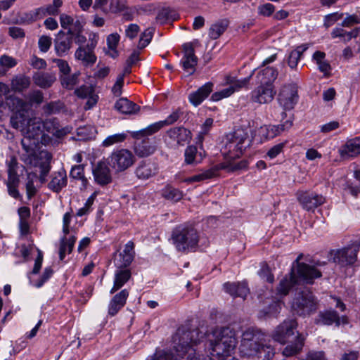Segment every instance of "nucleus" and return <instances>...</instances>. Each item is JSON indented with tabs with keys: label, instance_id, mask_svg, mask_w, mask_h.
Listing matches in <instances>:
<instances>
[{
	"label": "nucleus",
	"instance_id": "nucleus-19",
	"mask_svg": "<svg viewBox=\"0 0 360 360\" xmlns=\"http://www.w3.org/2000/svg\"><path fill=\"white\" fill-rule=\"evenodd\" d=\"M184 56L181 60L183 69L188 75H193L195 71L198 63V58L195 55L194 47L192 43L183 44Z\"/></svg>",
	"mask_w": 360,
	"mask_h": 360
},
{
	"label": "nucleus",
	"instance_id": "nucleus-21",
	"mask_svg": "<svg viewBox=\"0 0 360 360\" xmlns=\"http://www.w3.org/2000/svg\"><path fill=\"white\" fill-rule=\"evenodd\" d=\"M158 169V165L156 162L150 160H145L138 164L135 169V174L139 179L147 180L155 176Z\"/></svg>",
	"mask_w": 360,
	"mask_h": 360
},
{
	"label": "nucleus",
	"instance_id": "nucleus-16",
	"mask_svg": "<svg viewBox=\"0 0 360 360\" xmlns=\"http://www.w3.org/2000/svg\"><path fill=\"white\" fill-rule=\"evenodd\" d=\"M276 94L273 84H258V86L250 93V101L259 104L271 102Z\"/></svg>",
	"mask_w": 360,
	"mask_h": 360
},
{
	"label": "nucleus",
	"instance_id": "nucleus-62",
	"mask_svg": "<svg viewBox=\"0 0 360 360\" xmlns=\"http://www.w3.org/2000/svg\"><path fill=\"white\" fill-rule=\"evenodd\" d=\"M35 174H32L31 173H29L27 174V181L26 183V191L27 195L29 198H31L33 195H35L37 192V189L34 185V177H35Z\"/></svg>",
	"mask_w": 360,
	"mask_h": 360
},
{
	"label": "nucleus",
	"instance_id": "nucleus-56",
	"mask_svg": "<svg viewBox=\"0 0 360 360\" xmlns=\"http://www.w3.org/2000/svg\"><path fill=\"white\" fill-rule=\"evenodd\" d=\"M258 274L262 279L265 280L266 281L270 283L274 282V276L271 274L270 269L266 264H261V269L258 271Z\"/></svg>",
	"mask_w": 360,
	"mask_h": 360
},
{
	"label": "nucleus",
	"instance_id": "nucleus-46",
	"mask_svg": "<svg viewBox=\"0 0 360 360\" xmlns=\"http://www.w3.org/2000/svg\"><path fill=\"white\" fill-rule=\"evenodd\" d=\"M43 12L44 11H43L42 8L39 7L36 9L24 13L22 15L21 20L23 22H27V23L37 21V20L44 18Z\"/></svg>",
	"mask_w": 360,
	"mask_h": 360
},
{
	"label": "nucleus",
	"instance_id": "nucleus-38",
	"mask_svg": "<svg viewBox=\"0 0 360 360\" xmlns=\"http://www.w3.org/2000/svg\"><path fill=\"white\" fill-rule=\"evenodd\" d=\"M184 157L186 165H197L202 160L201 154L198 153L197 148L194 146H189L186 148Z\"/></svg>",
	"mask_w": 360,
	"mask_h": 360
},
{
	"label": "nucleus",
	"instance_id": "nucleus-36",
	"mask_svg": "<svg viewBox=\"0 0 360 360\" xmlns=\"http://www.w3.org/2000/svg\"><path fill=\"white\" fill-rule=\"evenodd\" d=\"M117 110L123 114H133L138 112L140 107L127 98H121L115 104Z\"/></svg>",
	"mask_w": 360,
	"mask_h": 360
},
{
	"label": "nucleus",
	"instance_id": "nucleus-30",
	"mask_svg": "<svg viewBox=\"0 0 360 360\" xmlns=\"http://www.w3.org/2000/svg\"><path fill=\"white\" fill-rule=\"evenodd\" d=\"M32 79L36 86L42 89H48L56 81V77L53 73L37 72L34 73Z\"/></svg>",
	"mask_w": 360,
	"mask_h": 360
},
{
	"label": "nucleus",
	"instance_id": "nucleus-3",
	"mask_svg": "<svg viewBox=\"0 0 360 360\" xmlns=\"http://www.w3.org/2000/svg\"><path fill=\"white\" fill-rule=\"evenodd\" d=\"M211 355L221 357L229 355L236 345L235 332L229 327L218 328L213 330L209 338Z\"/></svg>",
	"mask_w": 360,
	"mask_h": 360
},
{
	"label": "nucleus",
	"instance_id": "nucleus-7",
	"mask_svg": "<svg viewBox=\"0 0 360 360\" xmlns=\"http://www.w3.org/2000/svg\"><path fill=\"white\" fill-rule=\"evenodd\" d=\"M306 262L308 263L299 264L296 268V274L294 273V285L296 283L312 285L316 279L322 276V272L318 266L324 265L326 263L320 261H314L308 255Z\"/></svg>",
	"mask_w": 360,
	"mask_h": 360
},
{
	"label": "nucleus",
	"instance_id": "nucleus-61",
	"mask_svg": "<svg viewBox=\"0 0 360 360\" xmlns=\"http://www.w3.org/2000/svg\"><path fill=\"white\" fill-rule=\"evenodd\" d=\"M112 13H119L127 9V0H111L110 4Z\"/></svg>",
	"mask_w": 360,
	"mask_h": 360
},
{
	"label": "nucleus",
	"instance_id": "nucleus-45",
	"mask_svg": "<svg viewBox=\"0 0 360 360\" xmlns=\"http://www.w3.org/2000/svg\"><path fill=\"white\" fill-rule=\"evenodd\" d=\"M79 72H75L72 75L68 73L67 75H60V79L62 86L66 89H72L79 82Z\"/></svg>",
	"mask_w": 360,
	"mask_h": 360
},
{
	"label": "nucleus",
	"instance_id": "nucleus-12",
	"mask_svg": "<svg viewBox=\"0 0 360 360\" xmlns=\"http://www.w3.org/2000/svg\"><path fill=\"white\" fill-rule=\"evenodd\" d=\"M110 165L117 172H122L134 162L133 153L127 149H120L112 153L108 158Z\"/></svg>",
	"mask_w": 360,
	"mask_h": 360
},
{
	"label": "nucleus",
	"instance_id": "nucleus-63",
	"mask_svg": "<svg viewBox=\"0 0 360 360\" xmlns=\"http://www.w3.org/2000/svg\"><path fill=\"white\" fill-rule=\"evenodd\" d=\"M343 13H338V12L328 14L324 18L323 25L326 28H328L333 25L338 20L341 19Z\"/></svg>",
	"mask_w": 360,
	"mask_h": 360
},
{
	"label": "nucleus",
	"instance_id": "nucleus-15",
	"mask_svg": "<svg viewBox=\"0 0 360 360\" xmlns=\"http://www.w3.org/2000/svg\"><path fill=\"white\" fill-rule=\"evenodd\" d=\"M73 31L68 30L67 32L60 31L54 40V50L58 57L68 54L73 43Z\"/></svg>",
	"mask_w": 360,
	"mask_h": 360
},
{
	"label": "nucleus",
	"instance_id": "nucleus-5",
	"mask_svg": "<svg viewBox=\"0 0 360 360\" xmlns=\"http://www.w3.org/2000/svg\"><path fill=\"white\" fill-rule=\"evenodd\" d=\"M251 140L248 133L243 128H238L226 135V143L222 153L225 159L240 158L243 152L250 146Z\"/></svg>",
	"mask_w": 360,
	"mask_h": 360
},
{
	"label": "nucleus",
	"instance_id": "nucleus-51",
	"mask_svg": "<svg viewBox=\"0 0 360 360\" xmlns=\"http://www.w3.org/2000/svg\"><path fill=\"white\" fill-rule=\"evenodd\" d=\"M153 28H148L141 34L138 44L139 49H142L148 45L153 38Z\"/></svg>",
	"mask_w": 360,
	"mask_h": 360
},
{
	"label": "nucleus",
	"instance_id": "nucleus-14",
	"mask_svg": "<svg viewBox=\"0 0 360 360\" xmlns=\"http://www.w3.org/2000/svg\"><path fill=\"white\" fill-rule=\"evenodd\" d=\"M348 322L347 316H340L333 309L319 311L314 319V323L317 325L331 326L335 324L336 327H339L341 324L346 325Z\"/></svg>",
	"mask_w": 360,
	"mask_h": 360
},
{
	"label": "nucleus",
	"instance_id": "nucleus-60",
	"mask_svg": "<svg viewBox=\"0 0 360 360\" xmlns=\"http://www.w3.org/2000/svg\"><path fill=\"white\" fill-rule=\"evenodd\" d=\"M43 122V133L44 131L48 133L52 134L53 135L56 131V127L58 124V121L56 119H48Z\"/></svg>",
	"mask_w": 360,
	"mask_h": 360
},
{
	"label": "nucleus",
	"instance_id": "nucleus-33",
	"mask_svg": "<svg viewBox=\"0 0 360 360\" xmlns=\"http://www.w3.org/2000/svg\"><path fill=\"white\" fill-rule=\"evenodd\" d=\"M75 58L81 61L82 64L86 67L93 65L96 61V56L83 46H79L75 51Z\"/></svg>",
	"mask_w": 360,
	"mask_h": 360
},
{
	"label": "nucleus",
	"instance_id": "nucleus-57",
	"mask_svg": "<svg viewBox=\"0 0 360 360\" xmlns=\"http://www.w3.org/2000/svg\"><path fill=\"white\" fill-rule=\"evenodd\" d=\"M75 94L81 98H86L94 94L92 86L82 85L75 91Z\"/></svg>",
	"mask_w": 360,
	"mask_h": 360
},
{
	"label": "nucleus",
	"instance_id": "nucleus-48",
	"mask_svg": "<svg viewBox=\"0 0 360 360\" xmlns=\"http://www.w3.org/2000/svg\"><path fill=\"white\" fill-rule=\"evenodd\" d=\"M252 74H251L249 77L243 78L242 79H236L234 77H227L226 83L229 84V87H232L234 89V92L240 90L243 87L246 86L252 77Z\"/></svg>",
	"mask_w": 360,
	"mask_h": 360
},
{
	"label": "nucleus",
	"instance_id": "nucleus-13",
	"mask_svg": "<svg viewBox=\"0 0 360 360\" xmlns=\"http://www.w3.org/2000/svg\"><path fill=\"white\" fill-rule=\"evenodd\" d=\"M182 115L183 112L180 109H176L169 116H167V117L165 120L153 123L148 126L147 127H146L145 129L134 131L132 133V137L139 138L140 136H142L152 135L158 131L165 126L171 125L175 123Z\"/></svg>",
	"mask_w": 360,
	"mask_h": 360
},
{
	"label": "nucleus",
	"instance_id": "nucleus-64",
	"mask_svg": "<svg viewBox=\"0 0 360 360\" xmlns=\"http://www.w3.org/2000/svg\"><path fill=\"white\" fill-rule=\"evenodd\" d=\"M52 44V39L49 36H41L38 41L39 48L41 52L46 53L49 51Z\"/></svg>",
	"mask_w": 360,
	"mask_h": 360
},
{
	"label": "nucleus",
	"instance_id": "nucleus-11",
	"mask_svg": "<svg viewBox=\"0 0 360 360\" xmlns=\"http://www.w3.org/2000/svg\"><path fill=\"white\" fill-rule=\"evenodd\" d=\"M317 300L310 291H302L294 301V312L299 316H307L316 311Z\"/></svg>",
	"mask_w": 360,
	"mask_h": 360
},
{
	"label": "nucleus",
	"instance_id": "nucleus-10",
	"mask_svg": "<svg viewBox=\"0 0 360 360\" xmlns=\"http://www.w3.org/2000/svg\"><path fill=\"white\" fill-rule=\"evenodd\" d=\"M359 249L360 240L356 241L341 249L333 250L331 255H333V262L342 266L352 265L357 260V253Z\"/></svg>",
	"mask_w": 360,
	"mask_h": 360
},
{
	"label": "nucleus",
	"instance_id": "nucleus-28",
	"mask_svg": "<svg viewBox=\"0 0 360 360\" xmlns=\"http://www.w3.org/2000/svg\"><path fill=\"white\" fill-rule=\"evenodd\" d=\"M68 180L66 172L61 169L58 172H53L51 175V181L48 184V188L56 193H59L67 186Z\"/></svg>",
	"mask_w": 360,
	"mask_h": 360
},
{
	"label": "nucleus",
	"instance_id": "nucleus-55",
	"mask_svg": "<svg viewBox=\"0 0 360 360\" xmlns=\"http://www.w3.org/2000/svg\"><path fill=\"white\" fill-rule=\"evenodd\" d=\"M53 270L51 266L44 269V272L39 279L35 282L34 285L39 288L53 276Z\"/></svg>",
	"mask_w": 360,
	"mask_h": 360
},
{
	"label": "nucleus",
	"instance_id": "nucleus-37",
	"mask_svg": "<svg viewBox=\"0 0 360 360\" xmlns=\"http://www.w3.org/2000/svg\"><path fill=\"white\" fill-rule=\"evenodd\" d=\"M326 53L324 52L316 51L313 54V60L316 61L318 65V68L320 72H323L325 76H329L331 70L330 65L325 60Z\"/></svg>",
	"mask_w": 360,
	"mask_h": 360
},
{
	"label": "nucleus",
	"instance_id": "nucleus-35",
	"mask_svg": "<svg viewBox=\"0 0 360 360\" xmlns=\"http://www.w3.org/2000/svg\"><path fill=\"white\" fill-rule=\"evenodd\" d=\"M30 84L31 79L28 76L18 75L12 79L11 88L14 92L22 93L30 87Z\"/></svg>",
	"mask_w": 360,
	"mask_h": 360
},
{
	"label": "nucleus",
	"instance_id": "nucleus-1",
	"mask_svg": "<svg viewBox=\"0 0 360 360\" xmlns=\"http://www.w3.org/2000/svg\"><path fill=\"white\" fill-rule=\"evenodd\" d=\"M239 352L242 356L261 357L264 353V360H271L275 354L273 346L267 342V335L257 328H248L241 335Z\"/></svg>",
	"mask_w": 360,
	"mask_h": 360
},
{
	"label": "nucleus",
	"instance_id": "nucleus-44",
	"mask_svg": "<svg viewBox=\"0 0 360 360\" xmlns=\"http://www.w3.org/2000/svg\"><path fill=\"white\" fill-rule=\"evenodd\" d=\"M292 287V266L288 273V277L283 278L278 286L277 290L279 295H286Z\"/></svg>",
	"mask_w": 360,
	"mask_h": 360
},
{
	"label": "nucleus",
	"instance_id": "nucleus-29",
	"mask_svg": "<svg viewBox=\"0 0 360 360\" xmlns=\"http://www.w3.org/2000/svg\"><path fill=\"white\" fill-rule=\"evenodd\" d=\"M115 272L114 283L110 292V294L115 293L117 290L120 289L131 278V272L127 267H117Z\"/></svg>",
	"mask_w": 360,
	"mask_h": 360
},
{
	"label": "nucleus",
	"instance_id": "nucleus-4",
	"mask_svg": "<svg viewBox=\"0 0 360 360\" xmlns=\"http://www.w3.org/2000/svg\"><path fill=\"white\" fill-rule=\"evenodd\" d=\"M172 239L179 252L195 251L199 242L198 231L192 225L181 224L172 231Z\"/></svg>",
	"mask_w": 360,
	"mask_h": 360
},
{
	"label": "nucleus",
	"instance_id": "nucleus-54",
	"mask_svg": "<svg viewBox=\"0 0 360 360\" xmlns=\"http://www.w3.org/2000/svg\"><path fill=\"white\" fill-rule=\"evenodd\" d=\"M50 60L52 63L56 64V66L58 68L61 75L70 73L71 68L70 67L68 63L66 60L60 58H51Z\"/></svg>",
	"mask_w": 360,
	"mask_h": 360
},
{
	"label": "nucleus",
	"instance_id": "nucleus-31",
	"mask_svg": "<svg viewBox=\"0 0 360 360\" xmlns=\"http://www.w3.org/2000/svg\"><path fill=\"white\" fill-rule=\"evenodd\" d=\"M278 99L285 110L292 109V86L290 84L281 88Z\"/></svg>",
	"mask_w": 360,
	"mask_h": 360
},
{
	"label": "nucleus",
	"instance_id": "nucleus-34",
	"mask_svg": "<svg viewBox=\"0 0 360 360\" xmlns=\"http://www.w3.org/2000/svg\"><path fill=\"white\" fill-rule=\"evenodd\" d=\"M234 160L235 159H226L225 162L216 165L217 170L219 171L220 169H224L229 172H234L248 168V160H243L237 163H235L233 162Z\"/></svg>",
	"mask_w": 360,
	"mask_h": 360
},
{
	"label": "nucleus",
	"instance_id": "nucleus-22",
	"mask_svg": "<svg viewBox=\"0 0 360 360\" xmlns=\"http://www.w3.org/2000/svg\"><path fill=\"white\" fill-rule=\"evenodd\" d=\"M92 173L95 181L100 186H105L112 181L110 169L105 162H98L94 167Z\"/></svg>",
	"mask_w": 360,
	"mask_h": 360
},
{
	"label": "nucleus",
	"instance_id": "nucleus-8",
	"mask_svg": "<svg viewBox=\"0 0 360 360\" xmlns=\"http://www.w3.org/2000/svg\"><path fill=\"white\" fill-rule=\"evenodd\" d=\"M23 139L21 144L25 153L24 154H36L34 148L36 146L39 136L43 135V122L40 118L33 117L27 127L21 132Z\"/></svg>",
	"mask_w": 360,
	"mask_h": 360
},
{
	"label": "nucleus",
	"instance_id": "nucleus-6",
	"mask_svg": "<svg viewBox=\"0 0 360 360\" xmlns=\"http://www.w3.org/2000/svg\"><path fill=\"white\" fill-rule=\"evenodd\" d=\"M6 105L13 112L11 117V126L21 132L27 127L32 119L29 115V104L27 101L14 96L7 98Z\"/></svg>",
	"mask_w": 360,
	"mask_h": 360
},
{
	"label": "nucleus",
	"instance_id": "nucleus-17",
	"mask_svg": "<svg viewBox=\"0 0 360 360\" xmlns=\"http://www.w3.org/2000/svg\"><path fill=\"white\" fill-rule=\"evenodd\" d=\"M297 198L302 207L308 211L314 210L319 206L323 205L326 199L322 195L313 192L298 191Z\"/></svg>",
	"mask_w": 360,
	"mask_h": 360
},
{
	"label": "nucleus",
	"instance_id": "nucleus-41",
	"mask_svg": "<svg viewBox=\"0 0 360 360\" xmlns=\"http://www.w3.org/2000/svg\"><path fill=\"white\" fill-rule=\"evenodd\" d=\"M178 18L177 13L169 8H163L158 13L156 20L161 24L174 21Z\"/></svg>",
	"mask_w": 360,
	"mask_h": 360
},
{
	"label": "nucleus",
	"instance_id": "nucleus-50",
	"mask_svg": "<svg viewBox=\"0 0 360 360\" xmlns=\"http://www.w3.org/2000/svg\"><path fill=\"white\" fill-rule=\"evenodd\" d=\"M127 135L124 133L115 134L108 136L102 143L104 147H109L114 144L123 142L126 139Z\"/></svg>",
	"mask_w": 360,
	"mask_h": 360
},
{
	"label": "nucleus",
	"instance_id": "nucleus-24",
	"mask_svg": "<svg viewBox=\"0 0 360 360\" xmlns=\"http://www.w3.org/2000/svg\"><path fill=\"white\" fill-rule=\"evenodd\" d=\"M224 290L233 297H241L245 299L250 293L248 283L245 281L241 282H226L223 285Z\"/></svg>",
	"mask_w": 360,
	"mask_h": 360
},
{
	"label": "nucleus",
	"instance_id": "nucleus-18",
	"mask_svg": "<svg viewBox=\"0 0 360 360\" xmlns=\"http://www.w3.org/2000/svg\"><path fill=\"white\" fill-rule=\"evenodd\" d=\"M169 143L175 146H184L191 139V132L184 127H176L167 131Z\"/></svg>",
	"mask_w": 360,
	"mask_h": 360
},
{
	"label": "nucleus",
	"instance_id": "nucleus-26",
	"mask_svg": "<svg viewBox=\"0 0 360 360\" xmlns=\"http://www.w3.org/2000/svg\"><path fill=\"white\" fill-rule=\"evenodd\" d=\"M135 257L134 243L129 241L125 245L123 251L118 255V259L115 260L117 267H127L133 262Z\"/></svg>",
	"mask_w": 360,
	"mask_h": 360
},
{
	"label": "nucleus",
	"instance_id": "nucleus-42",
	"mask_svg": "<svg viewBox=\"0 0 360 360\" xmlns=\"http://www.w3.org/2000/svg\"><path fill=\"white\" fill-rule=\"evenodd\" d=\"M162 196L167 200L177 202L183 197V193L178 188H174L172 186H165L162 191Z\"/></svg>",
	"mask_w": 360,
	"mask_h": 360
},
{
	"label": "nucleus",
	"instance_id": "nucleus-40",
	"mask_svg": "<svg viewBox=\"0 0 360 360\" xmlns=\"http://www.w3.org/2000/svg\"><path fill=\"white\" fill-rule=\"evenodd\" d=\"M283 125H266L261 127L259 134L265 139H271L283 131Z\"/></svg>",
	"mask_w": 360,
	"mask_h": 360
},
{
	"label": "nucleus",
	"instance_id": "nucleus-20",
	"mask_svg": "<svg viewBox=\"0 0 360 360\" xmlns=\"http://www.w3.org/2000/svg\"><path fill=\"white\" fill-rule=\"evenodd\" d=\"M148 135L135 138L134 151L139 157H147L152 155L156 150L155 140L154 138H148Z\"/></svg>",
	"mask_w": 360,
	"mask_h": 360
},
{
	"label": "nucleus",
	"instance_id": "nucleus-59",
	"mask_svg": "<svg viewBox=\"0 0 360 360\" xmlns=\"http://www.w3.org/2000/svg\"><path fill=\"white\" fill-rule=\"evenodd\" d=\"M129 292L127 289L121 290L120 292L114 295L110 301L115 304H118L122 307H124L126 304L127 297H129Z\"/></svg>",
	"mask_w": 360,
	"mask_h": 360
},
{
	"label": "nucleus",
	"instance_id": "nucleus-2",
	"mask_svg": "<svg viewBox=\"0 0 360 360\" xmlns=\"http://www.w3.org/2000/svg\"><path fill=\"white\" fill-rule=\"evenodd\" d=\"M202 338L198 330H185L179 328L174 335V348L177 355L181 360H213L209 356L199 358L196 356V351L193 348Z\"/></svg>",
	"mask_w": 360,
	"mask_h": 360
},
{
	"label": "nucleus",
	"instance_id": "nucleus-39",
	"mask_svg": "<svg viewBox=\"0 0 360 360\" xmlns=\"http://www.w3.org/2000/svg\"><path fill=\"white\" fill-rule=\"evenodd\" d=\"M229 21L226 19L221 20L212 25L209 30V36L212 39H218L226 30Z\"/></svg>",
	"mask_w": 360,
	"mask_h": 360
},
{
	"label": "nucleus",
	"instance_id": "nucleus-49",
	"mask_svg": "<svg viewBox=\"0 0 360 360\" xmlns=\"http://www.w3.org/2000/svg\"><path fill=\"white\" fill-rule=\"evenodd\" d=\"M63 0H53L52 4L47 5L46 7H41L44 11V17L46 15H58L59 13V8L63 6Z\"/></svg>",
	"mask_w": 360,
	"mask_h": 360
},
{
	"label": "nucleus",
	"instance_id": "nucleus-25",
	"mask_svg": "<svg viewBox=\"0 0 360 360\" xmlns=\"http://www.w3.org/2000/svg\"><path fill=\"white\" fill-rule=\"evenodd\" d=\"M213 87L214 84L209 82L198 88L196 91L191 92L188 95V100L190 103L195 107L198 106L211 94L213 91Z\"/></svg>",
	"mask_w": 360,
	"mask_h": 360
},
{
	"label": "nucleus",
	"instance_id": "nucleus-53",
	"mask_svg": "<svg viewBox=\"0 0 360 360\" xmlns=\"http://www.w3.org/2000/svg\"><path fill=\"white\" fill-rule=\"evenodd\" d=\"M234 93V89L232 87H228L224 89L219 91L214 92L211 96V100L212 101H219L222 98H227Z\"/></svg>",
	"mask_w": 360,
	"mask_h": 360
},
{
	"label": "nucleus",
	"instance_id": "nucleus-47",
	"mask_svg": "<svg viewBox=\"0 0 360 360\" xmlns=\"http://www.w3.org/2000/svg\"><path fill=\"white\" fill-rule=\"evenodd\" d=\"M84 165H75L71 169L70 176L72 179L81 180L82 185L86 186L88 184V179L84 176Z\"/></svg>",
	"mask_w": 360,
	"mask_h": 360
},
{
	"label": "nucleus",
	"instance_id": "nucleus-9",
	"mask_svg": "<svg viewBox=\"0 0 360 360\" xmlns=\"http://www.w3.org/2000/svg\"><path fill=\"white\" fill-rule=\"evenodd\" d=\"M52 155L45 150L37 154H22L21 160L27 165L40 168L39 179L41 183L45 182L46 177L51 169Z\"/></svg>",
	"mask_w": 360,
	"mask_h": 360
},
{
	"label": "nucleus",
	"instance_id": "nucleus-32",
	"mask_svg": "<svg viewBox=\"0 0 360 360\" xmlns=\"http://www.w3.org/2000/svg\"><path fill=\"white\" fill-rule=\"evenodd\" d=\"M278 76L277 70L272 67H266L261 70L257 75V84H273Z\"/></svg>",
	"mask_w": 360,
	"mask_h": 360
},
{
	"label": "nucleus",
	"instance_id": "nucleus-27",
	"mask_svg": "<svg viewBox=\"0 0 360 360\" xmlns=\"http://www.w3.org/2000/svg\"><path fill=\"white\" fill-rule=\"evenodd\" d=\"M341 158H353L360 154V136L350 139L339 149Z\"/></svg>",
	"mask_w": 360,
	"mask_h": 360
},
{
	"label": "nucleus",
	"instance_id": "nucleus-52",
	"mask_svg": "<svg viewBox=\"0 0 360 360\" xmlns=\"http://www.w3.org/2000/svg\"><path fill=\"white\" fill-rule=\"evenodd\" d=\"M357 24H360V11L352 15L347 14L341 25L342 27H349Z\"/></svg>",
	"mask_w": 360,
	"mask_h": 360
},
{
	"label": "nucleus",
	"instance_id": "nucleus-43",
	"mask_svg": "<svg viewBox=\"0 0 360 360\" xmlns=\"http://www.w3.org/2000/svg\"><path fill=\"white\" fill-rule=\"evenodd\" d=\"M217 172L218 171L217 170V166H215L214 167H213L210 169H208L201 174H196L193 176L186 178L184 180V181L186 182L188 184L199 182V181H203L205 179H210V178L216 176Z\"/></svg>",
	"mask_w": 360,
	"mask_h": 360
},
{
	"label": "nucleus",
	"instance_id": "nucleus-23",
	"mask_svg": "<svg viewBox=\"0 0 360 360\" xmlns=\"http://www.w3.org/2000/svg\"><path fill=\"white\" fill-rule=\"evenodd\" d=\"M292 335V320L284 321L278 326L271 334V338L276 342L285 345L287 339Z\"/></svg>",
	"mask_w": 360,
	"mask_h": 360
},
{
	"label": "nucleus",
	"instance_id": "nucleus-58",
	"mask_svg": "<svg viewBox=\"0 0 360 360\" xmlns=\"http://www.w3.org/2000/svg\"><path fill=\"white\" fill-rule=\"evenodd\" d=\"M296 333L297 335L294 340V355L302 349L307 337V334L301 333L298 331Z\"/></svg>",
	"mask_w": 360,
	"mask_h": 360
}]
</instances>
